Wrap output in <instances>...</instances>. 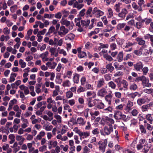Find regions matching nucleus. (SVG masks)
<instances>
[{
    "label": "nucleus",
    "instance_id": "2",
    "mask_svg": "<svg viewBox=\"0 0 153 153\" xmlns=\"http://www.w3.org/2000/svg\"><path fill=\"white\" fill-rule=\"evenodd\" d=\"M117 85L119 88V89L120 91H126L128 89V83L125 80H123L121 83Z\"/></svg>",
    "mask_w": 153,
    "mask_h": 153
},
{
    "label": "nucleus",
    "instance_id": "24",
    "mask_svg": "<svg viewBox=\"0 0 153 153\" xmlns=\"http://www.w3.org/2000/svg\"><path fill=\"white\" fill-rule=\"evenodd\" d=\"M55 46H61L63 44V40L62 39H58L54 38Z\"/></svg>",
    "mask_w": 153,
    "mask_h": 153
},
{
    "label": "nucleus",
    "instance_id": "6",
    "mask_svg": "<svg viewBox=\"0 0 153 153\" xmlns=\"http://www.w3.org/2000/svg\"><path fill=\"white\" fill-rule=\"evenodd\" d=\"M92 13L95 14L96 17L97 18H99L104 14V12L98 9L97 7L94 8Z\"/></svg>",
    "mask_w": 153,
    "mask_h": 153
},
{
    "label": "nucleus",
    "instance_id": "61",
    "mask_svg": "<svg viewBox=\"0 0 153 153\" xmlns=\"http://www.w3.org/2000/svg\"><path fill=\"white\" fill-rule=\"evenodd\" d=\"M124 74V73L123 71H119L116 72L114 73L113 75L115 77H117L119 76H123Z\"/></svg>",
    "mask_w": 153,
    "mask_h": 153
},
{
    "label": "nucleus",
    "instance_id": "37",
    "mask_svg": "<svg viewBox=\"0 0 153 153\" xmlns=\"http://www.w3.org/2000/svg\"><path fill=\"white\" fill-rule=\"evenodd\" d=\"M76 122L77 123L82 126L84 125L85 123V121L84 120L83 118L81 117L78 118Z\"/></svg>",
    "mask_w": 153,
    "mask_h": 153
},
{
    "label": "nucleus",
    "instance_id": "40",
    "mask_svg": "<svg viewBox=\"0 0 153 153\" xmlns=\"http://www.w3.org/2000/svg\"><path fill=\"white\" fill-rule=\"evenodd\" d=\"M133 105V102L130 101H128L126 105V109L129 111L131 110L132 107Z\"/></svg>",
    "mask_w": 153,
    "mask_h": 153
},
{
    "label": "nucleus",
    "instance_id": "11",
    "mask_svg": "<svg viewBox=\"0 0 153 153\" xmlns=\"http://www.w3.org/2000/svg\"><path fill=\"white\" fill-rule=\"evenodd\" d=\"M152 107H153V103L150 102L148 104L143 105L141 108L142 111L144 112L147 111L149 109H151Z\"/></svg>",
    "mask_w": 153,
    "mask_h": 153
},
{
    "label": "nucleus",
    "instance_id": "34",
    "mask_svg": "<svg viewBox=\"0 0 153 153\" xmlns=\"http://www.w3.org/2000/svg\"><path fill=\"white\" fill-rule=\"evenodd\" d=\"M143 48V47H142L138 50H134L133 51L134 53L137 56H140L141 55Z\"/></svg>",
    "mask_w": 153,
    "mask_h": 153
},
{
    "label": "nucleus",
    "instance_id": "64",
    "mask_svg": "<svg viewBox=\"0 0 153 153\" xmlns=\"http://www.w3.org/2000/svg\"><path fill=\"white\" fill-rule=\"evenodd\" d=\"M137 88V85L134 83L130 85L129 86V88L131 90L135 91Z\"/></svg>",
    "mask_w": 153,
    "mask_h": 153
},
{
    "label": "nucleus",
    "instance_id": "59",
    "mask_svg": "<svg viewBox=\"0 0 153 153\" xmlns=\"http://www.w3.org/2000/svg\"><path fill=\"white\" fill-rule=\"evenodd\" d=\"M116 42L118 45H122L125 42V40L123 39L117 38L116 39Z\"/></svg>",
    "mask_w": 153,
    "mask_h": 153
},
{
    "label": "nucleus",
    "instance_id": "52",
    "mask_svg": "<svg viewBox=\"0 0 153 153\" xmlns=\"http://www.w3.org/2000/svg\"><path fill=\"white\" fill-rule=\"evenodd\" d=\"M103 57L106 60L109 62H111L113 60V59L111 56L108 55V54L104 55Z\"/></svg>",
    "mask_w": 153,
    "mask_h": 153
},
{
    "label": "nucleus",
    "instance_id": "26",
    "mask_svg": "<svg viewBox=\"0 0 153 153\" xmlns=\"http://www.w3.org/2000/svg\"><path fill=\"white\" fill-rule=\"evenodd\" d=\"M49 52L51 53V56L54 55L55 57H57L58 56V53L56 52V49L55 47H51L49 49Z\"/></svg>",
    "mask_w": 153,
    "mask_h": 153
},
{
    "label": "nucleus",
    "instance_id": "28",
    "mask_svg": "<svg viewBox=\"0 0 153 153\" xmlns=\"http://www.w3.org/2000/svg\"><path fill=\"white\" fill-rule=\"evenodd\" d=\"M60 91L59 86L58 85H56L55 87V90H54L52 92V96L53 97H56L58 94V93Z\"/></svg>",
    "mask_w": 153,
    "mask_h": 153
},
{
    "label": "nucleus",
    "instance_id": "15",
    "mask_svg": "<svg viewBox=\"0 0 153 153\" xmlns=\"http://www.w3.org/2000/svg\"><path fill=\"white\" fill-rule=\"evenodd\" d=\"M137 44V42H133L130 41H128L126 43L125 45H123V49L128 48L130 47H131Z\"/></svg>",
    "mask_w": 153,
    "mask_h": 153
},
{
    "label": "nucleus",
    "instance_id": "58",
    "mask_svg": "<svg viewBox=\"0 0 153 153\" xmlns=\"http://www.w3.org/2000/svg\"><path fill=\"white\" fill-rule=\"evenodd\" d=\"M139 127L141 132L142 134H145L146 133V130L143 125H139Z\"/></svg>",
    "mask_w": 153,
    "mask_h": 153
},
{
    "label": "nucleus",
    "instance_id": "14",
    "mask_svg": "<svg viewBox=\"0 0 153 153\" xmlns=\"http://www.w3.org/2000/svg\"><path fill=\"white\" fill-rule=\"evenodd\" d=\"M16 139L17 141H19L18 143L19 145H22L25 140V139L24 137L22 136L19 135H17L16 136Z\"/></svg>",
    "mask_w": 153,
    "mask_h": 153
},
{
    "label": "nucleus",
    "instance_id": "53",
    "mask_svg": "<svg viewBox=\"0 0 153 153\" xmlns=\"http://www.w3.org/2000/svg\"><path fill=\"white\" fill-rule=\"evenodd\" d=\"M150 148V147L148 145H145L144 146L143 148L142 149V152L143 153H147L149 151Z\"/></svg>",
    "mask_w": 153,
    "mask_h": 153
},
{
    "label": "nucleus",
    "instance_id": "16",
    "mask_svg": "<svg viewBox=\"0 0 153 153\" xmlns=\"http://www.w3.org/2000/svg\"><path fill=\"white\" fill-rule=\"evenodd\" d=\"M20 90L24 91L25 95H27L28 94L30 93V91L29 90L28 87L25 86L24 85H20L19 87Z\"/></svg>",
    "mask_w": 153,
    "mask_h": 153
},
{
    "label": "nucleus",
    "instance_id": "12",
    "mask_svg": "<svg viewBox=\"0 0 153 153\" xmlns=\"http://www.w3.org/2000/svg\"><path fill=\"white\" fill-rule=\"evenodd\" d=\"M107 94V91L106 90L105 88H103L98 91L97 94L98 96L104 97Z\"/></svg>",
    "mask_w": 153,
    "mask_h": 153
},
{
    "label": "nucleus",
    "instance_id": "18",
    "mask_svg": "<svg viewBox=\"0 0 153 153\" xmlns=\"http://www.w3.org/2000/svg\"><path fill=\"white\" fill-rule=\"evenodd\" d=\"M46 65L48 66V68L50 69H54L56 68L57 63L55 62H48L46 63Z\"/></svg>",
    "mask_w": 153,
    "mask_h": 153
},
{
    "label": "nucleus",
    "instance_id": "44",
    "mask_svg": "<svg viewBox=\"0 0 153 153\" xmlns=\"http://www.w3.org/2000/svg\"><path fill=\"white\" fill-rule=\"evenodd\" d=\"M146 119L149 121V123L152 124L153 121V119L152 117V115L150 114H147L146 116Z\"/></svg>",
    "mask_w": 153,
    "mask_h": 153
},
{
    "label": "nucleus",
    "instance_id": "20",
    "mask_svg": "<svg viewBox=\"0 0 153 153\" xmlns=\"http://www.w3.org/2000/svg\"><path fill=\"white\" fill-rule=\"evenodd\" d=\"M98 145L100 151L102 153L105 152L106 146L103 144L102 141L101 140L98 143Z\"/></svg>",
    "mask_w": 153,
    "mask_h": 153
},
{
    "label": "nucleus",
    "instance_id": "19",
    "mask_svg": "<svg viewBox=\"0 0 153 153\" xmlns=\"http://www.w3.org/2000/svg\"><path fill=\"white\" fill-rule=\"evenodd\" d=\"M58 144V142L56 140H51L48 143V148L50 149L52 148H55Z\"/></svg>",
    "mask_w": 153,
    "mask_h": 153
},
{
    "label": "nucleus",
    "instance_id": "4",
    "mask_svg": "<svg viewBox=\"0 0 153 153\" xmlns=\"http://www.w3.org/2000/svg\"><path fill=\"white\" fill-rule=\"evenodd\" d=\"M60 23L61 24L65 26L66 27H69V30L72 29L73 28V26L71 25L70 22L63 18H62L61 19Z\"/></svg>",
    "mask_w": 153,
    "mask_h": 153
},
{
    "label": "nucleus",
    "instance_id": "35",
    "mask_svg": "<svg viewBox=\"0 0 153 153\" xmlns=\"http://www.w3.org/2000/svg\"><path fill=\"white\" fill-rule=\"evenodd\" d=\"M132 6L135 10H137L139 12L141 11L142 10V7H139L135 2L132 3Z\"/></svg>",
    "mask_w": 153,
    "mask_h": 153
},
{
    "label": "nucleus",
    "instance_id": "39",
    "mask_svg": "<svg viewBox=\"0 0 153 153\" xmlns=\"http://www.w3.org/2000/svg\"><path fill=\"white\" fill-rule=\"evenodd\" d=\"M17 74L15 73L12 72L11 73L9 79V82H14L15 80V78Z\"/></svg>",
    "mask_w": 153,
    "mask_h": 153
},
{
    "label": "nucleus",
    "instance_id": "56",
    "mask_svg": "<svg viewBox=\"0 0 153 153\" xmlns=\"http://www.w3.org/2000/svg\"><path fill=\"white\" fill-rule=\"evenodd\" d=\"M41 85L40 84H36V91L37 94H39L41 92L40 88Z\"/></svg>",
    "mask_w": 153,
    "mask_h": 153
},
{
    "label": "nucleus",
    "instance_id": "29",
    "mask_svg": "<svg viewBox=\"0 0 153 153\" xmlns=\"http://www.w3.org/2000/svg\"><path fill=\"white\" fill-rule=\"evenodd\" d=\"M106 25V28L104 29L103 31L104 32H110L112 31L114 28L111 24H107Z\"/></svg>",
    "mask_w": 153,
    "mask_h": 153
},
{
    "label": "nucleus",
    "instance_id": "9",
    "mask_svg": "<svg viewBox=\"0 0 153 153\" xmlns=\"http://www.w3.org/2000/svg\"><path fill=\"white\" fill-rule=\"evenodd\" d=\"M108 94L106 95L105 97V99L107 101L109 105H110L111 103L112 99L113 97V94L112 91H110Z\"/></svg>",
    "mask_w": 153,
    "mask_h": 153
},
{
    "label": "nucleus",
    "instance_id": "33",
    "mask_svg": "<svg viewBox=\"0 0 153 153\" xmlns=\"http://www.w3.org/2000/svg\"><path fill=\"white\" fill-rule=\"evenodd\" d=\"M123 52L121 51L119 52L117 55V59L119 62H121L123 59Z\"/></svg>",
    "mask_w": 153,
    "mask_h": 153
},
{
    "label": "nucleus",
    "instance_id": "22",
    "mask_svg": "<svg viewBox=\"0 0 153 153\" xmlns=\"http://www.w3.org/2000/svg\"><path fill=\"white\" fill-rule=\"evenodd\" d=\"M45 134V133L44 131H40L39 134H38L36 138H34V140L37 142L39 140H41Z\"/></svg>",
    "mask_w": 153,
    "mask_h": 153
},
{
    "label": "nucleus",
    "instance_id": "60",
    "mask_svg": "<svg viewBox=\"0 0 153 153\" xmlns=\"http://www.w3.org/2000/svg\"><path fill=\"white\" fill-rule=\"evenodd\" d=\"M68 128L67 126L65 125L63 126L61 131V134H63L65 133L68 131Z\"/></svg>",
    "mask_w": 153,
    "mask_h": 153
},
{
    "label": "nucleus",
    "instance_id": "25",
    "mask_svg": "<svg viewBox=\"0 0 153 153\" xmlns=\"http://www.w3.org/2000/svg\"><path fill=\"white\" fill-rule=\"evenodd\" d=\"M105 84V81L103 78L100 79L97 81V87L98 88H100L104 85Z\"/></svg>",
    "mask_w": 153,
    "mask_h": 153
},
{
    "label": "nucleus",
    "instance_id": "57",
    "mask_svg": "<svg viewBox=\"0 0 153 153\" xmlns=\"http://www.w3.org/2000/svg\"><path fill=\"white\" fill-rule=\"evenodd\" d=\"M29 153H38L39 150L38 149H35L34 147H32L28 149Z\"/></svg>",
    "mask_w": 153,
    "mask_h": 153
},
{
    "label": "nucleus",
    "instance_id": "41",
    "mask_svg": "<svg viewBox=\"0 0 153 153\" xmlns=\"http://www.w3.org/2000/svg\"><path fill=\"white\" fill-rule=\"evenodd\" d=\"M106 68L107 70H108L110 72H111L114 70V68L112 66V64L111 63H109L106 66Z\"/></svg>",
    "mask_w": 153,
    "mask_h": 153
},
{
    "label": "nucleus",
    "instance_id": "48",
    "mask_svg": "<svg viewBox=\"0 0 153 153\" xmlns=\"http://www.w3.org/2000/svg\"><path fill=\"white\" fill-rule=\"evenodd\" d=\"M123 69L124 70H126L128 72H129V68L127 66L124 67V66L123 65H119V66L118 67L117 70H121Z\"/></svg>",
    "mask_w": 153,
    "mask_h": 153
},
{
    "label": "nucleus",
    "instance_id": "32",
    "mask_svg": "<svg viewBox=\"0 0 153 153\" xmlns=\"http://www.w3.org/2000/svg\"><path fill=\"white\" fill-rule=\"evenodd\" d=\"M122 4L120 2L115 4L114 6V9L117 13H119L121 9L120 6Z\"/></svg>",
    "mask_w": 153,
    "mask_h": 153
},
{
    "label": "nucleus",
    "instance_id": "63",
    "mask_svg": "<svg viewBox=\"0 0 153 153\" xmlns=\"http://www.w3.org/2000/svg\"><path fill=\"white\" fill-rule=\"evenodd\" d=\"M54 118L57 120L58 123H62V117L60 116L57 114H56L54 115Z\"/></svg>",
    "mask_w": 153,
    "mask_h": 153
},
{
    "label": "nucleus",
    "instance_id": "45",
    "mask_svg": "<svg viewBox=\"0 0 153 153\" xmlns=\"http://www.w3.org/2000/svg\"><path fill=\"white\" fill-rule=\"evenodd\" d=\"M146 102V100L145 98H140L137 100V104L140 105L144 104Z\"/></svg>",
    "mask_w": 153,
    "mask_h": 153
},
{
    "label": "nucleus",
    "instance_id": "8",
    "mask_svg": "<svg viewBox=\"0 0 153 153\" xmlns=\"http://www.w3.org/2000/svg\"><path fill=\"white\" fill-rule=\"evenodd\" d=\"M99 100L98 99H95L93 100L92 97H88L87 99V105L89 108L94 106L96 104V101Z\"/></svg>",
    "mask_w": 153,
    "mask_h": 153
},
{
    "label": "nucleus",
    "instance_id": "55",
    "mask_svg": "<svg viewBox=\"0 0 153 153\" xmlns=\"http://www.w3.org/2000/svg\"><path fill=\"white\" fill-rule=\"evenodd\" d=\"M92 11H93L92 7H89L85 13V15L86 16V17H88L89 16H91V13Z\"/></svg>",
    "mask_w": 153,
    "mask_h": 153
},
{
    "label": "nucleus",
    "instance_id": "31",
    "mask_svg": "<svg viewBox=\"0 0 153 153\" xmlns=\"http://www.w3.org/2000/svg\"><path fill=\"white\" fill-rule=\"evenodd\" d=\"M80 75L77 74H74V76L73 78V81L74 83L78 84L79 82V78Z\"/></svg>",
    "mask_w": 153,
    "mask_h": 153
},
{
    "label": "nucleus",
    "instance_id": "36",
    "mask_svg": "<svg viewBox=\"0 0 153 153\" xmlns=\"http://www.w3.org/2000/svg\"><path fill=\"white\" fill-rule=\"evenodd\" d=\"M73 73L72 71H67L65 74L63 76L64 79L68 77L69 79H71Z\"/></svg>",
    "mask_w": 153,
    "mask_h": 153
},
{
    "label": "nucleus",
    "instance_id": "51",
    "mask_svg": "<svg viewBox=\"0 0 153 153\" xmlns=\"http://www.w3.org/2000/svg\"><path fill=\"white\" fill-rule=\"evenodd\" d=\"M126 24L125 23H119L116 26V28L118 30H120L124 27Z\"/></svg>",
    "mask_w": 153,
    "mask_h": 153
},
{
    "label": "nucleus",
    "instance_id": "1",
    "mask_svg": "<svg viewBox=\"0 0 153 153\" xmlns=\"http://www.w3.org/2000/svg\"><path fill=\"white\" fill-rule=\"evenodd\" d=\"M113 131L112 125L111 124H108V127L105 126L104 127L103 129L100 131V133L101 135L105 136L109 135Z\"/></svg>",
    "mask_w": 153,
    "mask_h": 153
},
{
    "label": "nucleus",
    "instance_id": "21",
    "mask_svg": "<svg viewBox=\"0 0 153 153\" xmlns=\"http://www.w3.org/2000/svg\"><path fill=\"white\" fill-rule=\"evenodd\" d=\"M136 41L137 42L139 45H144L146 43V41L144 40L142 37L141 36L136 37L135 39Z\"/></svg>",
    "mask_w": 153,
    "mask_h": 153
},
{
    "label": "nucleus",
    "instance_id": "46",
    "mask_svg": "<svg viewBox=\"0 0 153 153\" xmlns=\"http://www.w3.org/2000/svg\"><path fill=\"white\" fill-rule=\"evenodd\" d=\"M108 86L112 89H114L116 87V84L113 81H111L108 83Z\"/></svg>",
    "mask_w": 153,
    "mask_h": 153
},
{
    "label": "nucleus",
    "instance_id": "38",
    "mask_svg": "<svg viewBox=\"0 0 153 153\" xmlns=\"http://www.w3.org/2000/svg\"><path fill=\"white\" fill-rule=\"evenodd\" d=\"M56 137L57 139L60 140L62 141H66L68 139V137L66 136H64L62 137L60 134H58L56 136Z\"/></svg>",
    "mask_w": 153,
    "mask_h": 153
},
{
    "label": "nucleus",
    "instance_id": "17",
    "mask_svg": "<svg viewBox=\"0 0 153 153\" xmlns=\"http://www.w3.org/2000/svg\"><path fill=\"white\" fill-rule=\"evenodd\" d=\"M48 52L47 51L40 55V56L42 58L43 62H45L48 61Z\"/></svg>",
    "mask_w": 153,
    "mask_h": 153
},
{
    "label": "nucleus",
    "instance_id": "49",
    "mask_svg": "<svg viewBox=\"0 0 153 153\" xmlns=\"http://www.w3.org/2000/svg\"><path fill=\"white\" fill-rule=\"evenodd\" d=\"M71 85L70 81L67 79L63 82L62 85L64 87H69Z\"/></svg>",
    "mask_w": 153,
    "mask_h": 153
},
{
    "label": "nucleus",
    "instance_id": "23",
    "mask_svg": "<svg viewBox=\"0 0 153 153\" xmlns=\"http://www.w3.org/2000/svg\"><path fill=\"white\" fill-rule=\"evenodd\" d=\"M90 133L89 131L82 132L81 131L79 136L80 139H84L90 136Z\"/></svg>",
    "mask_w": 153,
    "mask_h": 153
},
{
    "label": "nucleus",
    "instance_id": "10",
    "mask_svg": "<svg viewBox=\"0 0 153 153\" xmlns=\"http://www.w3.org/2000/svg\"><path fill=\"white\" fill-rule=\"evenodd\" d=\"M142 84L143 87H150L152 86V84L149 82V80L145 76L142 82Z\"/></svg>",
    "mask_w": 153,
    "mask_h": 153
},
{
    "label": "nucleus",
    "instance_id": "43",
    "mask_svg": "<svg viewBox=\"0 0 153 153\" xmlns=\"http://www.w3.org/2000/svg\"><path fill=\"white\" fill-rule=\"evenodd\" d=\"M90 20H87L86 21L82 20L81 21V25L82 27H87L90 24Z\"/></svg>",
    "mask_w": 153,
    "mask_h": 153
},
{
    "label": "nucleus",
    "instance_id": "42",
    "mask_svg": "<svg viewBox=\"0 0 153 153\" xmlns=\"http://www.w3.org/2000/svg\"><path fill=\"white\" fill-rule=\"evenodd\" d=\"M58 51L60 54H62L64 56H65L67 55L66 52L63 49H61L58 47L57 48Z\"/></svg>",
    "mask_w": 153,
    "mask_h": 153
},
{
    "label": "nucleus",
    "instance_id": "62",
    "mask_svg": "<svg viewBox=\"0 0 153 153\" xmlns=\"http://www.w3.org/2000/svg\"><path fill=\"white\" fill-rule=\"evenodd\" d=\"M19 65L21 66V67L22 68H24L26 66V63L24 62L22 59H20L19 60Z\"/></svg>",
    "mask_w": 153,
    "mask_h": 153
},
{
    "label": "nucleus",
    "instance_id": "30",
    "mask_svg": "<svg viewBox=\"0 0 153 153\" xmlns=\"http://www.w3.org/2000/svg\"><path fill=\"white\" fill-rule=\"evenodd\" d=\"M53 127L49 123H47L43 126V128L47 131H51Z\"/></svg>",
    "mask_w": 153,
    "mask_h": 153
},
{
    "label": "nucleus",
    "instance_id": "13",
    "mask_svg": "<svg viewBox=\"0 0 153 153\" xmlns=\"http://www.w3.org/2000/svg\"><path fill=\"white\" fill-rule=\"evenodd\" d=\"M128 13V11L127 9L126 8H123L122 9L121 12H119L117 15L119 17L123 19L125 18Z\"/></svg>",
    "mask_w": 153,
    "mask_h": 153
},
{
    "label": "nucleus",
    "instance_id": "27",
    "mask_svg": "<svg viewBox=\"0 0 153 153\" xmlns=\"http://www.w3.org/2000/svg\"><path fill=\"white\" fill-rule=\"evenodd\" d=\"M50 76V80L53 81L54 79V78L55 77V74L53 72H50L48 71H46L45 72L44 76L45 77H47Z\"/></svg>",
    "mask_w": 153,
    "mask_h": 153
},
{
    "label": "nucleus",
    "instance_id": "5",
    "mask_svg": "<svg viewBox=\"0 0 153 153\" xmlns=\"http://www.w3.org/2000/svg\"><path fill=\"white\" fill-rule=\"evenodd\" d=\"M126 115L122 114V112L119 111H116L114 113V117L116 119H123L125 118Z\"/></svg>",
    "mask_w": 153,
    "mask_h": 153
},
{
    "label": "nucleus",
    "instance_id": "50",
    "mask_svg": "<svg viewBox=\"0 0 153 153\" xmlns=\"http://www.w3.org/2000/svg\"><path fill=\"white\" fill-rule=\"evenodd\" d=\"M141 70L142 71L143 75H146L149 72V69L148 67L145 66L144 67H143Z\"/></svg>",
    "mask_w": 153,
    "mask_h": 153
},
{
    "label": "nucleus",
    "instance_id": "7",
    "mask_svg": "<svg viewBox=\"0 0 153 153\" xmlns=\"http://www.w3.org/2000/svg\"><path fill=\"white\" fill-rule=\"evenodd\" d=\"M134 68L137 71H140L143 67V63L141 61H139L133 65Z\"/></svg>",
    "mask_w": 153,
    "mask_h": 153
},
{
    "label": "nucleus",
    "instance_id": "3",
    "mask_svg": "<svg viewBox=\"0 0 153 153\" xmlns=\"http://www.w3.org/2000/svg\"><path fill=\"white\" fill-rule=\"evenodd\" d=\"M69 31L68 29L66 28L64 26H61L59 28V30L58 31V35L61 37L65 36Z\"/></svg>",
    "mask_w": 153,
    "mask_h": 153
},
{
    "label": "nucleus",
    "instance_id": "54",
    "mask_svg": "<svg viewBox=\"0 0 153 153\" xmlns=\"http://www.w3.org/2000/svg\"><path fill=\"white\" fill-rule=\"evenodd\" d=\"M78 56L79 58H84L87 56V54L85 52L82 51L78 54Z\"/></svg>",
    "mask_w": 153,
    "mask_h": 153
},
{
    "label": "nucleus",
    "instance_id": "47",
    "mask_svg": "<svg viewBox=\"0 0 153 153\" xmlns=\"http://www.w3.org/2000/svg\"><path fill=\"white\" fill-rule=\"evenodd\" d=\"M144 37L146 39H150L151 42H153V35L147 34L145 35Z\"/></svg>",
    "mask_w": 153,
    "mask_h": 153
}]
</instances>
